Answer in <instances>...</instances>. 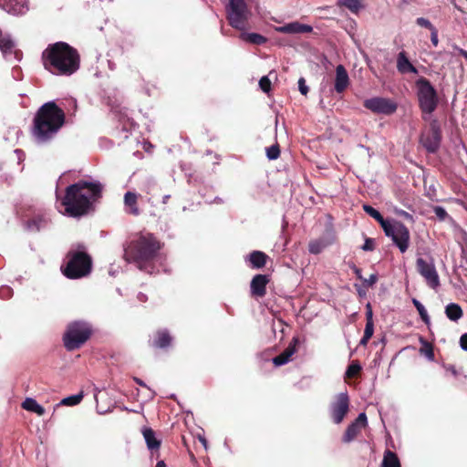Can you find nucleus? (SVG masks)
<instances>
[{"instance_id":"f257e3e1","label":"nucleus","mask_w":467,"mask_h":467,"mask_svg":"<svg viewBox=\"0 0 467 467\" xmlns=\"http://www.w3.org/2000/svg\"><path fill=\"white\" fill-rule=\"evenodd\" d=\"M102 189L100 182L85 180L67 186L61 202L65 213L71 217L88 214L92 209L93 202L101 197Z\"/></svg>"},{"instance_id":"f03ea898","label":"nucleus","mask_w":467,"mask_h":467,"mask_svg":"<svg viewBox=\"0 0 467 467\" xmlns=\"http://www.w3.org/2000/svg\"><path fill=\"white\" fill-rule=\"evenodd\" d=\"M65 123V111L55 101H48L35 113L30 133L36 143L47 144L57 137Z\"/></svg>"},{"instance_id":"7ed1b4c3","label":"nucleus","mask_w":467,"mask_h":467,"mask_svg":"<svg viewBox=\"0 0 467 467\" xmlns=\"http://www.w3.org/2000/svg\"><path fill=\"white\" fill-rule=\"evenodd\" d=\"M41 61L46 70L57 76H71L80 67L78 51L63 41L49 44L42 52Z\"/></svg>"},{"instance_id":"20e7f679","label":"nucleus","mask_w":467,"mask_h":467,"mask_svg":"<svg viewBox=\"0 0 467 467\" xmlns=\"http://www.w3.org/2000/svg\"><path fill=\"white\" fill-rule=\"evenodd\" d=\"M161 247L162 244L153 234L140 233L125 245L124 259L135 263L140 270H147Z\"/></svg>"},{"instance_id":"39448f33","label":"nucleus","mask_w":467,"mask_h":467,"mask_svg":"<svg viewBox=\"0 0 467 467\" xmlns=\"http://www.w3.org/2000/svg\"><path fill=\"white\" fill-rule=\"evenodd\" d=\"M92 258L85 251H69L67 263L61 265L62 274L68 279H79L90 274Z\"/></svg>"},{"instance_id":"423d86ee","label":"nucleus","mask_w":467,"mask_h":467,"mask_svg":"<svg viewBox=\"0 0 467 467\" xmlns=\"http://www.w3.org/2000/svg\"><path fill=\"white\" fill-rule=\"evenodd\" d=\"M417 98L422 119L427 120L439 105V97L431 81L424 77L416 80Z\"/></svg>"},{"instance_id":"0eeeda50","label":"nucleus","mask_w":467,"mask_h":467,"mask_svg":"<svg viewBox=\"0 0 467 467\" xmlns=\"http://www.w3.org/2000/svg\"><path fill=\"white\" fill-rule=\"evenodd\" d=\"M91 334V327L87 322H71L63 335L64 346L69 351L78 349L89 339Z\"/></svg>"},{"instance_id":"6e6552de","label":"nucleus","mask_w":467,"mask_h":467,"mask_svg":"<svg viewBox=\"0 0 467 467\" xmlns=\"http://www.w3.org/2000/svg\"><path fill=\"white\" fill-rule=\"evenodd\" d=\"M226 14L232 27L241 31L246 28L250 12L244 0H229Z\"/></svg>"},{"instance_id":"1a4fd4ad","label":"nucleus","mask_w":467,"mask_h":467,"mask_svg":"<svg viewBox=\"0 0 467 467\" xmlns=\"http://www.w3.org/2000/svg\"><path fill=\"white\" fill-rule=\"evenodd\" d=\"M387 226L389 231L385 234L391 238L401 253H405L409 248L410 239L408 227L399 221L389 222Z\"/></svg>"},{"instance_id":"9d476101","label":"nucleus","mask_w":467,"mask_h":467,"mask_svg":"<svg viewBox=\"0 0 467 467\" xmlns=\"http://www.w3.org/2000/svg\"><path fill=\"white\" fill-rule=\"evenodd\" d=\"M420 141L430 153H435L439 150L441 141V130L437 119L431 121L430 130L422 132Z\"/></svg>"},{"instance_id":"9b49d317","label":"nucleus","mask_w":467,"mask_h":467,"mask_svg":"<svg viewBox=\"0 0 467 467\" xmlns=\"http://www.w3.org/2000/svg\"><path fill=\"white\" fill-rule=\"evenodd\" d=\"M329 414L335 424L341 423L349 410V398L347 392L335 396L329 404Z\"/></svg>"},{"instance_id":"f8f14e48","label":"nucleus","mask_w":467,"mask_h":467,"mask_svg":"<svg viewBox=\"0 0 467 467\" xmlns=\"http://www.w3.org/2000/svg\"><path fill=\"white\" fill-rule=\"evenodd\" d=\"M363 106L375 114L392 115L396 112L398 105L390 99L374 97L365 99Z\"/></svg>"},{"instance_id":"ddd939ff","label":"nucleus","mask_w":467,"mask_h":467,"mask_svg":"<svg viewBox=\"0 0 467 467\" xmlns=\"http://www.w3.org/2000/svg\"><path fill=\"white\" fill-rule=\"evenodd\" d=\"M24 224L26 229L31 233L39 232L45 229L48 224V218L43 210H31L24 215Z\"/></svg>"},{"instance_id":"4468645a","label":"nucleus","mask_w":467,"mask_h":467,"mask_svg":"<svg viewBox=\"0 0 467 467\" xmlns=\"http://www.w3.org/2000/svg\"><path fill=\"white\" fill-rule=\"evenodd\" d=\"M416 267L420 275L425 278L430 287L435 289L440 285L439 275L432 261L427 262L420 257L416 261Z\"/></svg>"},{"instance_id":"2eb2a0df","label":"nucleus","mask_w":467,"mask_h":467,"mask_svg":"<svg viewBox=\"0 0 467 467\" xmlns=\"http://www.w3.org/2000/svg\"><path fill=\"white\" fill-rule=\"evenodd\" d=\"M368 419L366 413H359L357 419L351 422L342 436V442L349 443L353 441L360 433L362 429L366 428Z\"/></svg>"},{"instance_id":"dca6fc26","label":"nucleus","mask_w":467,"mask_h":467,"mask_svg":"<svg viewBox=\"0 0 467 467\" xmlns=\"http://www.w3.org/2000/svg\"><path fill=\"white\" fill-rule=\"evenodd\" d=\"M266 275H255L250 284L251 296L256 298H262L266 295V285L269 283Z\"/></svg>"},{"instance_id":"f3484780","label":"nucleus","mask_w":467,"mask_h":467,"mask_svg":"<svg viewBox=\"0 0 467 467\" xmlns=\"http://www.w3.org/2000/svg\"><path fill=\"white\" fill-rule=\"evenodd\" d=\"M173 337L167 329H158L150 341V346L153 348L166 349L171 346Z\"/></svg>"},{"instance_id":"a211bd4d","label":"nucleus","mask_w":467,"mask_h":467,"mask_svg":"<svg viewBox=\"0 0 467 467\" xmlns=\"http://www.w3.org/2000/svg\"><path fill=\"white\" fill-rule=\"evenodd\" d=\"M298 344L299 339L297 337H293L287 348L273 358V363L277 367L288 363L291 360L292 356L297 351Z\"/></svg>"},{"instance_id":"6ab92c4d","label":"nucleus","mask_w":467,"mask_h":467,"mask_svg":"<svg viewBox=\"0 0 467 467\" xmlns=\"http://www.w3.org/2000/svg\"><path fill=\"white\" fill-rule=\"evenodd\" d=\"M335 236L331 234L311 240L308 244V251L310 254H318L325 248L331 245L335 242Z\"/></svg>"},{"instance_id":"aec40b11","label":"nucleus","mask_w":467,"mask_h":467,"mask_svg":"<svg viewBox=\"0 0 467 467\" xmlns=\"http://www.w3.org/2000/svg\"><path fill=\"white\" fill-rule=\"evenodd\" d=\"M349 86L348 74L343 65H337L336 67V78L334 88L337 93H343Z\"/></svg>"},{"instance_id":"412c9836","label":"nucleus","mask_w":467,"mask_h":467,"mask_svg":"<svg viewBox=\"0 0 467 467\" xmlns=\"http://www.w3.org/2000/svg\"><path fill=\"white\" fill-rule=\"evenodd\" d=\"M397 69L401 74H418L417 68L410 63L405 51L399 53L397 57Z\"/></svg>"},{"instance_id":"4be33fe9","label":"nucleus","mask_w":467,"mask_h":467,"mask_svg":"<svg viewBox=\"0 0 467 467\" xmlns=\"http://www.w3.org/2000/svg\"><path fill=\"white\" fill-rule=\"evenodd\" d=\"M124 205L126 212L133 216L140 214L138 206V194L132 192H127L124 195Z\"/></svg>"},{"instance_id":"5701e85b","label":"nucleus","mask_w":467,"mask_h":467,"mask_svg":"<svg viewBox=\"0 0 467 467\" xmlns=\"http://www.w3.org/2000/svg\"><path fill=\"white\" fill-rule=\"evenodd\" d=\"M24 5L25 0H0V7L13 15L23 13Z\"/></svg>"},{"instance_id":"b1692460","label":"nucleus","mask_w":467,"mask_h":467,"mask_svg":"<svg viewBox=\"0 0 467 467\" xmlns=\"http://www.w3.org/2000/svg\"><path fill=\"white\" fill-rule=\"evenodd\" d=\"M280 31L287 34H303L312 32L313 27L308 25L294 22L282 26Z\"/></svg>"},{"instance_id":"393cba45","label":"nucleus","mask_w":467,"mask_h":467,"mask_svg":"<svg viewBox=\"0 0 467 467\" xmlns=\"http://www.w3.org/2000/svg\"><path fill=\"white\" fill-rule=\"evenodd\" d=\"M364 212L368 213L369 216H371L373 219H375L382 227L384 233H388L389 231L387 224L390 222L389 220L384 219V217L381 215V213L373 208L372 206L368 204H363L362 206Z\"/></svg>"},{"instance_id":"a878e982","label":"nucleus","mask_w":467,"mask_h":467,"mask_svg":"<svg viewBox=\"0 0 467 467\" xmlns=\"http://www.w3.org/2000/svg\"><path fill=\"white\" fill-rule=\"evenodd\" d=\"M143 437L150 450H159L161 441L155 437V432L151 428H145L142 431Z\"/></svg>"},{"instance_id":"bb28decb","label":"nucleus","mask_w":467,"mask_h":467,"mask_svg":"<svg viewBox=\"0 0 467 467\" xmlns=\"http://www.w3.org/2000/svg\"><path fill=\"white\" fill-rule=\"evenodd\" d=\"M267 258V254L261 251H254L249 255V261L254 268L264 267Z\"/></svg>"},{"instance_id":"cd10ccee","label":"nucleus","mask_w":467,"mask_h":467,"mask_svg":"<svg viewBox=\"0 0 467 467\" xmlns=\"http://www.w3.org/2000/svg\"><path fill=\"white\" fill-rule=\"evenodd\" d=\"M446 317L451 321H458L463 316L462 307L456 303H450L445 307Z\"/></svg>"},{"instance_id":"c85d7f7f","label":"nucleus","mask_w":467,"mask_h":467,"mask_svg":"<svg viewBox=\"0 0 467 467\" xmlns=\"http://www.w3.org/2000/svg\"><path fill=\"white\" fill-rule=\"evenodd\" d=\"M22 408L26 410L35 412L38 416H43L46 411L45 409L32 398H26L22 403Z\"/></svg>"},{"instance_id":"c756f323","label":"nucleus","mask_w":467,"mask_h":467,"mask_svg":"<svg viewBox=\"0 0 467 467\" xmlns=\"http://www.w3.org/2000/svg\"><path fill=\"white\" fill-rule=\"evenodd\" d=\"M382 467H401L398 455L386 450L383 456Z\"/></svg>"},{"instance_id":"7c9ffc66","label":"nucleus","mask_w":467,"mask_h":467,"mask_svg":"<svg viewBox=\"0 0 467 467\" xmlns=\"http://www.w3.org/2000/svg\"><path fill=\"white\" fill-rule=\"evenodd\" d=\"M337 5L345 6L346 8H348V10L355 14H357L362 7L361 0H338Z\"/></svg>"},{"instance_id":"2f4dec72","label":"nucleus","mask_w":467,"mask_h":467,"mask_svg":"<svg viewBox=\"0 0 467 467\" xmlns=\"http://www.w3.org/2000/svg\"><path fill=\"white\" fill-rule=\"evenodd\" d=\"M242 38L254 45H263L266 42V37L257 33L243 34Z\"/></svg>"},{"instance_id":"473e14b6","label":"nucleus","mask_w":467,"mask_h":467,"mask_svg":"<svg viewBox=\"0 0 467 467\" xmlns=\"http://www.w3.org/2000/svg\"><path fill=\"white\" fill-rule=\"evenodd\" d=\"M119 121L121 124V130L126 132L131 130L135 126L134 120L122 113L119 114Z\"/></svg>"},{"instance_id":"72a5a7b5","label":"nucleus","mask_w":467,"mask_h":467,"mask_svg":"<svg viewBox=\"0 0 467 467\" xmlns=\"http://www.w3.org/2000/svg\"><path fill=\"white\" fill-rule=\"evenodd\" d=\"M420 341L422 343V348L420 349V352L424 354L430 360H433L434 351L432 345L426 341L422 337H420Z\"/></svg>"},{"instance_id":"f704fd0d","label":"nucleus","mask_w":467,"mask_h":467,"mask_svg":"<svg viewBox=\"0 0 467 467\" xmlns=\"http://www.w3.org/2000/svg\"><path fill=\"white\" fill-rule=\"evenodd\" d=\"M412 303L415 306L416 309L418 310V312H419L422 321L426 325H429L430 324V317H429V315L427 313V310L425 309L424 306L419 300H417L415 298L412 299Z\"/></svg>"},{"instance_id":"c9c22d12","label":"nucleus","mask_w":467,"mask_h":467,"mask_svg":"<svg viewBox=\"0 0 467 467\" xmlns=\"http://www.w3.org/2000/svg\"><path fill=\"white\" fill-rule=\"evenodd\" d=\"M362 368L358 362H352L347 368L346 377L348 379L356 378L359 375Z\"/></svg>"},{"instance_id":"e433bc0d","label":"nucleus","mask_w":467,"mask_h":467,"mask_svg":"<svg viewBox=\"0 0 467 467\" xmlns=\"http://www.w3.org/2000/svg\"><path fill=\"white\" fill-rule=\"evenodd\" d=\"M82 399H83V393L80 392L77 395H72V396L63 399L61 400V404L66 405V406H75V405H78V403H80Z\"/></svg>"},{"instance_id":"4c0bfd02","label":"nucleus","mask_w":467,"mask_h":467,"mask_svg":"<svg viewBox=\"0 0 467 467\" xmlns=\"http://www.w3.org/2000/svg\"><path fill=\"white\" fill-rule=\"evenodd\" d=\"M266 156L270 161L277 160L280 156V147L278 143H275L266 148Z\"/></svg>"},{"instance_id":"58836bf2","label":"nucleus","mask_w":467,"mask_h":467,"mask_svg":"<svg viewBox=\"0 0 467 467\" xmlns=\"http://www.w3.org/2000/svg\"><path fill=\"white\" fill-rule=\"evenodd\" d=\"M14 47H15V44H14L13 40H11L10 38H7V37L0 38V49L3 52H5V53L11 52L12 49L14 48Z\"/></svg>"},{"instance_id":"ea45409f","label":"nucleus","mask_w":467,"mask_h":467,"mask_svg":"<svg viewBox=\"0 0 467 467\" xmlns=\"http://www.w3.org/2000/svg\"><path fill=\"white\" fill-rule=\"evenodd\" d=\"M259 87L265 93H269L271 90V80L267 76H264L259 80Z\"/></svg>"},{"instance_id":"a19ab883","label":"nucleus","mask_w":467,"mask_h":467,"mask_svg":"<svg viewBox=\"0 0 467 467\" xmlns=\"http://www.w3.org/2000/svg\"><path fill=\"white\" fill-rule=\"evenodd\" d=\"M433 212L435 215L438 217V219L441 222L445 221L449 217V214L447 213L446 210L441 206H434Z\"/></svg>"},{"instance_id":"79ce46f5","label":"nucleus","mask_w":467,"mask_h":467,"mask_svg":"<svg viewBox=\"0 0 467 467\" xmlns=\"http://www.w3.org/2000/svg\"><path fill=\"white\" fill-rule=\"evenodd\" d=\"M378 281V275L376 274H372L369 275V277L368 279L366 278H363L362 282H363V285L365 287H371L373 286Z\"/></svg>"},{"instance_id":"37998d69","label":"nucleus","mask_w":467,"mask_h":467,"mask_svg":"<svg viewBox=\"0 0 467 467\" xmlns=\"http://www.w3.org/2000/svg\"><path fill=\"white\" fill-rule=\"evenodd\" d=\"M416 23H417L418 26L425 27V28H427L429 30H432L433 28H435L433 26V25L428 19H426L424 17L417 18Z\"/></svg>"},{"instance_id":"c03bdc74","label":"nucleus","mask_w":467,"mask_h":467,"mask_svg":"<svg viewBox=\"0 0 467 467\" xmlns=\"http://www.w3.org/2000/svg\"><path fill=\"white\" fill-rule=\"evenodd\" d=\"M298 89L300 93L306 96L308 93V87L306 84V79L304 78H300L298 79Z\"/></svg>"},{"instance_id":"a18cd8bd","label":"nucleus","mask_w":467,"mask_h":467,"mask_svg":"<svg viewBox=\"0 0 467 467\" xmlns=\"http://www.w3.org/2000/svg\"><path fill=\"white\" fill-rule=\"evenodd\" d=\"M374 333V323L373 322H366V327L364 330V336L372 337Z\"/></svg>"},{"instance_id":"49530a36","label":"nucleus","mask_w":467,"mask_h":467,"mask_svg":"<svg viewBox=\"0 0 467 467\" xmlns=\"http://www.w3.org/2000/svg\"><path fill=\"white\" fill-rule=\"evenodd\" d=\"M362 249L364 251H373L375 249L374 241L371 238H366Z\"/></svg>"},{"instance_id":"de8ad7c7","label":"nucleus","mask_w":467,"mask_h":467,"mask_svg":"<svg viewBox=\"0 0 467 467\" xmlns=\"http://www.w3.org/2000/svg\"><path fill=\"white\" fill-rule=\"evenodd\" d=\"M395 213L399 216L405 218L406 220H410V221L413 220L412 215L406 211L395 209Z\"/></svg>"},{"instance_id":"09e8293b","label":"nucleus","mask_w":467,"mask_h":467,"mask_svg":"<svg viewBox=\"0 0 467 467\" xmlns=\"http://www.w3.org/2000/svg\"><path fill=\"white\" fill-rule=\"evenodd\" d=\"M431 43L433 44L434 47H437V45L439 43L437 29L433 28L432 30H431Z\"/></svg>"},{"instance_id":"8fccbe9b","label":"nucleus","mask_w":467,"mask_h":467,"mask_svg":"<svg viewBox=\"0 0 467 467\" xmlns=\"http://www.w3.org/2000/svg\"><path fill=\"white\" fill-rule=\"evenodd\" d=\"M460 346L463 350L467 351V333L461 336Z\"/></svg>"},{"instance_id":"3c124183","label":"nucleus","mask_w":467,"mask_h":467,"mask_svg":"<svg viewBox=\"0 0 467 467\" xmlns=\"http://www.w3.org/2000/svg\"><path fill=\"white\" fill-rule=\"evenodd\" d=\"M372 315L373 314H372V309H371L370 304H368L367 311H366V321L367 322H373Z\"/></svg>"},{"instance_id":"603ef678","label":"nucleus","mask_w":467,"mask_h":467,"mask_svg":"<svg viewBox=\"0 0 467 467\" xmlns=\"http://www.w3.org/2000/svg\"><path fill=\"white\" fill-rule=\"evenodd\" d=\"M352 269H353L357 278L362 281L364 277L362 276L361 269L357 267L355 265H353Z\"/></svg>"},{"instance_id":"864d4df0","label":"nucleus","mask_w":467,"mask_h":467,"mask_svg":"<svg viewBox=\"0 0 467 467\" xmlns=\"http://www.w3.org/2000/svg\"><path fill=\"white\" fill-rule=\"evenodd\" d=\"M199 441L204 447V450L207 451V447H208L207 440L203 436H199Z\"/></svg>"},{"instance_id":"5fc2aeb1","label":"nucleus","mask_w":467,"mask_h":467,"mask_svg":"<svg viewBox=\"0 0 467 467\" xmlns=\"http://www.w3.org/2000/svg\"><path fill=\"white\" fill-rule=\"evenodd\" d=\"M370 338L371 337H366V336L363 335V337L360 340V345L366 346Z\"/></svg>"},{"instance_id":"6e6d98bb","label":"nucleus","mask_w":467,"mask_h":467,"mask_svg":"<svg viewBox=\"0 0 467 467\" xmlns=\"http://www.w3.org/2000/svg\"><path fill=\"white\" fill-rule=\"evenodd\" d=\"M134 380H135V382H136L138 385H140V386H141V387H147V386H146V384L143 382V380H141L140 379L134 378Z\"/></svg>"},{"instance_id":"4d7b16f0","label":"nucleus","mask_w":467,"mask_h":467,"mask_svg":"<svg viewBox=\"0 0 467 467\" xmlns=\"http://www.w3.org/2000/svg\"><path fill=\"white\" fill-rule=\"evenodd\" d=\"M459 54L467 60V51L466 50L461 48L459 50Z\"/></svg>"},{"instance_id":"13d9d810","label":"nucleus","mask_w":467,"mask_h":467,"mask_svg":"<svg viewBox=\"0 0 467 467\" xmlns=\"http://www.w3.org/2000/svg\"><path fill=\"white\" fill-rule=\"evenodd\" d=\"M156 467H167V465L164 461L161 460L157 462Z\"/></svg>"},{"instance_id":"bf43d9fd","label":"nucleus","mask_w":467,"mask_h":467,"mask_svg":"<svg viewBox=\"0 0 467 467\" xmlns=\"http://www.w3.org/2000/svg\"><path fill=\"white\" fill-rule=\"evenodd\" d=\"M169 198H170V196H169V195L165 196V197L163 198V202L165 203V202L168 201V199H169Z\"/></svg>"}]
</instances>
